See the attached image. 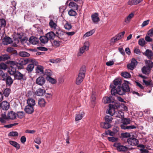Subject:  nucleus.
Wrapping results in <instances>:
<instances>
[{"mask_svg": "<svg viewBox=\"0 0 153 153\" xmlns=\"http://www.w3.org/2000/svg\"><path fill=\"white\" fill-rule=\"evenodd\" d=\"M131 83L129 82L124 80L122 84L121 87L118 86V94L120 95H123L126 94L127 92H128L130 91V88L129 85Z\"/></svg>", "mask_w": 153, "mask_h": 153, "instance_id": "f257e3e1", "label": "nucleus"}, {"mask_svg": "<svg viewBox=\"0 0 153 153\" xmlns=\"http://www.w3.org/2000/svg\"><path fill=\"white\" fill-rule=\"evenodd\" d=\"M85 65H83L81 68L78 77L76 79V84L79 85L82 81L84 78L85 77Z\"/></svg>", "mask_w": 153, "mask_h": 153, "instance_id": "f03ea898", "label": "nucleus"}, {"mask_svg": "<svg viewBox=\"0 0 153 153\" xmlns=\"http://www.w3.org/2000/svg\"><path fill=\"white\" fill-rule=\"evenodd\" d=\"M29 62L34 63L36 65H38V62L34 59H21L19 61V64L23 65H26Z\"/></svg>", "mask_w": 153, "mask_h": 153, "instance_id": "7ed1b4c3", "label": "nucleus"}, {"mask_svg": "<svg viewBox=\"0 0 153 153\" xmlns=\"http://www.w3.org/2000/svg\"><path fill=\"white\" fill-rule=\"evenodd\" d=\"M89 45V42H85L83 46L79 48V51L77 54V56H82L85 52L88 50Z\"/></svg>", "mask_w": 153, "mask_h": 153, "instance_id": "20e7f679", "label": "nucleus"}, {"mask_svg": "<svg viewBox=\"0 0 153 153\" xmlns=\"http://www.w3.org/2000/svg\"><path fill=\"white\" fill-rule=\"evenodd\" d=\"M2 80L5 81L6 85L10 86L13 83V80L8 74L3 76Z\"/></svg>", "mask_w": 153, "mask_h": 153, "instance_id": "39448f33", "label": "nucleus"}, {"mask_svg": "<svg viewBox=\"0 0 153 153\" xmlns=\"http://www.w3.org/2000/svg\"><path fill=\"white\" fill-rule=\"evenodd\" d=\"M137 62L135 59H132L131 63L127 65L128 69L133 70L137 64Z\"/></svg>", "mask_w": 153, "mask_h": 153, "instance_id": "423d86ee", "label": "nucleus"}, {"mask_svg": "<svg viewBox=\"0 0 153 153\" xmlns=\"http://www.w3.org/2000/svg\"><path fill=\"white\" fill-rule=\"evenodd\" d=\"M127 142L131 146H136L138 144V141L134 138H129L127 140Z\"/></svg>", "mask_w": 153, "mask_h": 153, "instance_id": "0eeeda50", "label": "nucleus"}, {"mask_svg": "<svg viewBox=\"0 0 153 153\" xmlns=\"http://www.w3.org/2000/svg\"><path fill=\"white\" fill-rule=\"evenodd\" d=\"M116 106L113 104H109V108L108 111V114H109L111 116L114 115L116 111L115 110V108Z\"/></svg>", "mask_w": 153, "mask_h": 153, "instance_id": "6e6552de", "label": "nucleus"}, {"mask_svg": "<svg viewBox=\"0 0 153 153\" xmlns=\"http://www.w3.org/2000/svg\"><path fill=\"white\" fill-rule=\"evenodd\" d=\"M114 145L117 147V150L120 151L126 152L128 150V148L127 147L121 145L119 143L116 144Z\"/></svg>", "mask_w": 153, "mask_h": 153, "instance_id": "1a4fd4ad", "label": "nucleus"}, {"mask_svg": "<svg viewBox=\"0 0 153 153\" xmlns=\"http://www.w3.org/2000/svg\"><path fill=\"white\" fill-rule=\"evenodd\" d=\"M102 102L105 104L113 103L114 102V100L112 97H105L103 98Z\"/></svg>", "mask_w": 153, "mask_h": 153, "instance_id": "9d476101", "label": "nucleus"}, {"mask_svg": "<svg viewBox=\"0 0 153 153\" xmlns=\"http://www.w3.org/2000/svg\"><path fill=\"white\" fill-rule=\"evenodd\" d=\"M45 82V79L43 76H41L37 78L36 80V83L40 86L43 85Z\"/></svg>", "mask_w": 153, "mask_h": 153, "instance_id": "9b49d317", "label": "nucleus"}, {"mask_svg": "<svg viewBox=\"0 0 153 153\" xmlns=\"http://www.w3.org/2000/svg\"><path fill=\"white\" fill-rule=\"evenodd\" d=\"M13 40L12 38L8 36H5L2 39V43L4 45H7L12 43Z\"/></svg>", "mask_w": 153, "mask_h": 153, "instance_id": "f8f14e48", "label": "nucleus"}, {"mask_svg": "<svg viewBox=\"0 0 153 153\" xmlns=\"http://www.w3.org/2000/svg\"><path fill=\"white\" fill-rule=\"evenodd\" d=\"M91 19L93 22L95 24H97L100 21L98 13H95L91 15Z\"/></svg>", "mask_w": 153, "mask_h": 153, "instance_id": "ddd939ff", "label": "nucleus"}, {"mask_svg": "<svg viewBox=\"0 0 153 153\" xmlns=\"http://www.w3.org/2000/svg\"><path fill=\"white\" fill-rule=\"evenodd\" d=\"M143 54L146 56L149 59H151L153 57V52L151 50H146Z\"/></svg>", "mask_w": 153, "mask_h": 153, "instance_id": "4468645a", "label": "nucleus"}, {"mask_svg": "<svg viewBox=\"0 0 153 153\" xmlns=\"http://www.w3.org/2000/svg\"><path fill=\"white\" fill-rule=\"evenodd\" d=\"M25 111L26 113L29 114H31L33 112L34 109L33 106L27 105L25 107Z\"/></svg>", "mask_w": 153, "mask_h": 153, "instance_id": "2eb2a0df", "label": "nucleus"}, {"mask_svg": "<svg viewBox=\"0 0 153 153\" xmlns=\"http://www.w3.org/2000/svg\"><path fill=\"white\" fill-rule=\"evenodd\" d=\"M29 41L31 44L35 45L38 43L39 40L36 37L32 36L30 38Z\"/></svg>", "mask_w": 153, "mask_h": 153, "instance_id": "dca6fc26", "label": "nucleus"}, {"mask_svg": "<svg viewBox=\"0 0 153 153\" xmlns=\"http://www.w3.org/2000/svg\"><path fill=\"white\" fill-rule=\"evenodd\" d=\"M134 12H132L125 19L124 22L126 24L129 23L130 22L131 19L134 17Z\"/></svg>", "mask_w": 153, "mask_h": 153, "instance_id": "f3484780", "label": "nucleus"}, {"mask_svg": "<svg viewBox=\"0 0 153 153\" xmlns=\"http://www.w3.org/2000/svg\"><path fill=\"white\" fill-rule=\"evenodd\" d=\"M38 103L40 107L42 108L45 106L46 102L44 99L42 98H40L38 100Z\"/></svg>", "mask_w": 153, "mask_h": 153, "instance_id": "a211bd4d", "label": "nucleus"}, {"mask_svg": "<svg viewBox=\"0 0 153 153\" xmlns=\"http://www.w3.org/2000/svg\"><path fill=\"white\" fill-rule=\"evenodd\" d=\"M1 107L3 110H7L9 108V103L7 101H4L1 103Z\"/></svg>", "mask_w": 153, "mask_h": 153, "instance_id": "6ab92c4d", "label": "nucleus"}, {"mask_svg": "<svg viewBox=\"0 0 153 153\" xmlns=\"http://www.w3.org/2000/svg\"><path fill=\"white\" fill-rule=\"evenodd\" d=\"M124 113L120 111H116L114 115L116 117L122 118L124 117Z\"/></svg>", "mask_w": 153, "mask_h": 153, "instance_id": "aec40b11", "label": "nucleus"}, {"mask_svg": "<svg viewBox=\"0 0 153 153\" xmlns=\"http://www.w3.org/2000/svg\"><path fill=\"white\" fill-rule=\"evenodd\" d=\"M111 88V93L112 95H115L116 94H118V86L116 88L115 86H114L113 85L111 84L110 85Z\"/></svg>", "mask_w": 153, "mask_h": 153, "instance_id": "412c9836", "label": "nucleus"}, {"mask_svg": "<svg viewBox=\"0 0 153 153\" xmlns=\"http://www.w3.org/2000/svg\"><path fill=\"white\" fill-rule=\"evenodd\" d=\"M8 120V117L5 114H2L0 118V122L3 124L6 123Z\"/></svg>", "mask_w": 153, "mask_h": 153, "instance_id": "4be33fe9", "label": "nucleus"}, {"mask_svg": "<svg viewBox=\"0 0 153 153\" xmlns=\"http://www.w3.org/2000/svg\"><path fill=\"white\" fill-rule=\"evenodd\" d=\"M66 5L69 6L70 8L76 7L77 6V4L70 0H68L66 2Z\"/></svg>", "mask_w": 153, "mask_h": 153, "instance_id": "5701e85b", "label": "nucleus"}, {"mask_svg": "<svg viewBox=\"0 0 153 153\" xmlns=\"http://www.w3.org/2000/svg\"><path fill=\"white\" fill-rule=\"evenodd\" d=\"M7 117L8 119L13 120L15 119L16 117V114L13 111H11L9 112L7 114Z\"/></svg>", "mask_w": 153, "mask_h": 153, "instance_id": "b1692460", "label": "nucleus"}, {"mask_svg": "<svg viewBox=\"0 0 153 153\" xmlns=\"http://www.w3.org/2000/svg\"><path fill=\"white\" fill-rule=\"evenodd\" d=\"M100 126L102 128L108 129L111 127V125L110 123H108L106 122H102L100 123Z\"/></svg>", "mask_w": 153, "mask_h": 153, "instance_id": "393cba45", "label": "nucleus"}, {"mask_svg": "<svg viewBox=\"0 0 153 153\" xmlns=\"http://www.w3.org/2000/svg\"><path fill=\"white\" fill-rule=\"evenodd\" d=\"M37 66L36 68V72L40 74H43L44 68L42 66L39 65H36Z\"/></svg>", "mask_w": 153, "mask_h": 153, "instance_id": "a878e982", "label": "nucleus"}, {"mask_svg": "<svg viewBox=\"0 0 153 153\" xmlns=\"http://www.w3.org/2000/svg\"><path fill=\"white\" fill-rule=\"evenodd\" d=\"M45 91L44 89L41 88L38 89L35 92L36 94L38 96H42L45 93Z\"/></svg>", "mask_w": 153, "mask_h": 153, "instance_id": "bb28decb", "label": "nucleus"}, {"mask_svg": "<svg viewBox=\"0 0 153 153\" xmlns=\"http://www.w3.org/2000/svg\"><path fill=\"white\" fill-rule=\"evenodd\" d=\"M49 40H53L54 38L55 34V33L53 32H50L45 35Z\"/></svg>", "mask_w": 153, "mask_h": 153, "instance_id": "cd10ccee", "label": "nucleus"}, {"mask_svg": "<svg viewBox=\"0 0 153 153\" xmlns=\"http://www.w3.org/2000/svg\"><path fill=\"white\" fill-rule=\"evenodd\" d=\"M9 143L16 148V149L17 150L19 149L20 148V145L17 142L15 141L12 140L10 141Z\"/></svg>", "mask_w": 153, "mask_h": 153, "instance_id": "c85d7f7f", "label": "nucleus"}, {"mask_svg": "<svg viewBox=\"0 0 153 153\" xmlns=\"http://www.w3.org/2000/svg\"><path fill=\"white\" fill-rule=\"evenodd\" d=\"M10 59V56L7 54L2 55L0 56V60L1 61H5Z\"/></svg>", "mask_w": 153, "mask_h": 153, "instance_id": "c756f323", "label": "nucleus"}, {"mask_svg": "<svg viewBox=\"0 0 153 153\" xmlns=\"http://www.w3.org/2000/svg\"><path fill=\"white\" fill-rule=\"evenodd\" d=\"M39 39L41 42L44 44L47 43L48 41V39L46 35L45 36H40Z\"/></svg>", "mask_w": 153, "mask_h": 153, "instance_id": "7c9ffc66", "label": "nucleus"}, {"mask_svg": "<svg viewBox=\"0 0 153 153\" xmlns=\"http://www.w3.org/2000/svg\"><path fill=\"white\" fill-rule=\"evenodd\" d=\"M14 77L19 80H21L23 79L24 75L23 74L19 72H17L14 75Z\"/></svg>", "mask_w": 153, "mask_h": 153, "instance_id": "2f4dec72", "label": "nucleus"}, {"mask_svg": "<svg viewBox=\"0 0 153 153\" xmlns=\"http://www.w3.org/2000/svg\"><path fill=\"white\" fill-rule=\"evenodd\" d=\"M84 115L83 112H82L80 113L76 114V115L75 120L79 121L82 119Z\"/></svg>", "mask_w": 153, "mask_h": 153, "instance_id": "473e14b6", "label": "nucleus"}, {"mask_svg": "<svg viewBox=\"0 0 153 153\" xmlns=\"http://www.w3.org/2000/svg\"><path fill=\"white\" fill-rule=\"evenodd\" d=\"M49 25L54 30H56L57 26L56 24L54 22L53 20L51 19L49 22Z\"/></svg>", "mask_w": 153, "mask_h": 153, "instance_id": "72a5a7b5", "label": "nucleus"}, {"mask_svg": "<svg viewBox=\"0 0 153 153\" xmlns=\"http://www.w3.org/2000/svg\"><path fill=\"white\" fill-rule=\"evenodd\" d=\"M145 63L147 67L151 69L153 67V62L151 60H146Z\"/></svg>", "mask_w": 153, "mask_h": 153, "instance_id": "f704fd0d", "label": "nucleus"}, {"mask_svg": "<svg viewBox=\"0 0 153 153\" xmlns=\"http://www.w3.org/2000/svg\"><path fill=\"white\" fill-rule=\"evenodd\" d=\"M34 65H36L34 63L31 62V64H30L27 65L26 68L27 70L29 72L32 71L34 68Z\"/></svg>", "mask_w": 153, "mask_h": 153, "instance_id": "c9c22d12", "label": "nucleus"}, {"mask_svg": "<svg viewBox=\"0 0 153 153\" xmlns=\"http://www.w3.org/2000/svg\"><path fill=\"white\" fill-rule=\"evenodd\" d=\"M151 69L149 68L147 66H144L142 68V72L145 74H148L149 73L150 70Z\"/></svg>", "mask_w": 153, "mask_h": 153, "instance_id": "e433bc0d", "label": "nucleus"}, {"mask_svg": "<svg viewBox=\"0 0 153 153\" xmlns=\"http://www.w3.org/2000/svg\"><path fill=\"white\" fill-rule=\"evenodd\" d=\"M17 36L20 39H21V41L22 42H24L27 40V38L26 37H25L24 38H22L23 36V34L22 33H17Z\"/></svg>", "mask_w": 153, "mask_h": 153, "instance_id": "4c0bfd02", "label": "nucleus"}, {"mask_svg": "<svg viewBox=\"0 0 153 153\" xmlns=\"http://www.w3.org/2000/svg\"><path fill=\"white\" fill-rule=\"evenodd\" d=\"M27 102L28 104V105H29L33 106L35 105V100L34 99L31 98L28 99L27 100Z\"/></svg>", "mask_w": 153, "mask_h": 153, "instance_id": "58836bf2", "label": "nucleus"}, {"mask_svg": "<svg viewBox=\"0 0 153 153\" xmlns=\"http://www.w3.org/2000/svg\"><path fill=\"white\" fill-rule=\"evenodd\" d=\"M8 72L11 75H14L17 72L15 68L11 67L8 70Z\"/></svg>", "mask_w": 153, "mask_h": 153, "instance_id": "ea45409f", "label": "nucleus"}, {"mask_svg": "<svg viewBox=\"0 0 153 153\" xmlns=\"http://www.w3.org/2000/svg\"><path fill=\"white\" fill-rule=\"evenodd\" d=\"M19 55L22 57H29L30 54L26 51H20L19 53Z\"/></svg>", "mask_w": 153, "mask_h": 153, "instance_id": "a19ab883", "label": "nucleus"}, {"mask_svg": "<svg viewBox=\"0 0 153 153\" xmlns=\"http://www.w3.org/2000/svg\"><path fill=\"white\" fill-rule=\"evenodd\" d=\"M95 29L92 30L86 33L84 35V37H87L89 36L92 35L95 32Z\"/></svg>", "mask_w": 153, "mask_h": 153, "instance_id": "79ce46f5", "label": "nucleus"}, {"mask_svg": "<svg viewBox=\"0 0 153 153\" xmlns=\"http://www.w3.org/2000/svg\"><path fill=\"white\" fill-rule=\"evenodd\" d=\"M121 76L126 78H130L131 76L130 74L127 72H122Z\"/></svg>", "mask_w": 153, "mask_h": 153, "instance_id": "37998d69", "label": "nucleus"}, {"mask_svg": "<svg viewBox=\"0 0 153 153\" xmlns=\"http://www.w3.org/2000/svg\"><path fill=\"white\" fill-rule=\"evenodd\" d=\"M46 79L48 81L52 84H54L56 83V80L51 77V76L46 77Z\"/></svg>", "mask_w": 153, "mask_h": 153, "instance_id": "c03bdc74", "label": "nucleus"}, {"mask_svg": "<svg viewBox=\"0 0 153 153\" xmlns=\"http://www.w3.org/2000/svg\"><path fill=\"white\" fill-rule=\"evenodd\" d=\"M11 90L10 88H7L5 89L3 92V94L5 97H8L9 95Z\"/></svg>", "mask_w": 153, "mask_h": 153, "instance_id": "a18cd8bd", "label": "nucleus"}, {"mask_svg": "<svg viewBox=\"0 0 153 153\" xmlns=\"http://www.w3.org/2000/svg\"><path fill=\"white\" fill-rule=\"evenodd\" d=\"M6 25V21L3 19H0V27H4Z\"/></svg>", "mask_w": 153, "mask_h": 153, "instance_id": "49530a36", "label": "nucleus"}, {"mask_svg": "<svg viewBox=\"0 0 153 153\" xmlns=\"http://www.w3.org/2000/svg\"><path fill=\"white\" fill-rule=\"evenodd\" d=\"M44 75L47 76V77L51 76L52 75V72L50 69H46Z\"/></svg>", "mask_w": 153, "mask_h": 153, "instance_id": "de8ad7c7", "label": "nucleus"}, {"mask_svg": "<svg viewBox=\"0 0 153 153\" xmlns=\"http://www.w3.org/2000/svg\"><path fill=\"white\" fill-rule=\"evenodd\" d=\"M105 119L106 122L110 123L112 120V118L111 116L107 115L105 116Z\"/></svg>", "mask_w": 153, "mask_h": 153, "instance_id": "09e8293b", "label": "nucleus"}, {"mask_svg": "<svg viewBox=\"0 0 153 153\" xmlns=\"http://www.w3.org/2000/svg\"><path fill=\"white\" fill-rule=\"evenodd\" d=\"M146 43V41L143 38L140 39L139 40L138 44L142 47L144 46Z\"/></svg>", "mask_w": 153, "mask_h": 153, "instance_id": "8fccbe9b", "label": "nucleus"}, {"mask_svg": "<svg viewBox=\"0 0 153 153\" xmlns=\"http://www.w3.org/2000/svg\"><path fill=\"white\" fill-rule=\"evenodd\" d=\"M7 51L8 52L12 54L15 53L16 52L13 48L12 47L8 48L7 49Z\"/></svg>", "mask_w": 153, "mask_h": 153, "instance_id": "3c124183", "label": "nucleus"}, {"mask_svg": "<svg viewBox=\"0 0 153 153\" xmlns=\"http://www.w3.org/2000/svg\"><path fill=\"white\" fill-rule=\"evenodd\" d=\"M64 27L66 30H69L71 29L72 26L70 23L67 22L64 25Z\"/></svg>", "mask_w": 153, "mask_h": 153, "instance_id": "603ef678", "label": "nucleus"}, {"mask_svg": "<svg viewBox=\"0 0 153 153\" xmlns=\"http://www.w3.org/2000/svg\"><path fill=\"white\" fill-rule=\"evenodd\" d=\"M151 36L146 34V36L145 37V41L148 42H152V39L150 38Z\"/></svg>", "mask_w": 153, "mask_h": 153, "instance_id": "864d4df0", "label": "nucleus"}, {"mask_svg": "<svg viewBox=\"0 0 153 153\" xmlns=\"http://www.w3.org/2000/svg\"><path fill=\"white\" fill-rule=\"evenodd\" d=\"M8 135L13 137L17 136L18 135V133L17 131H11L9 133Z\"/></svg>", "mask_w": 153, "mask_h": 153, "instance_id": "5fc2aeb1", "label": "nucleus"}, {"mask_svg": "<svg viewBox=\"0 0 153 153\" xmlns=\"http://www.w3.org/2000/svg\"><path fill=\"white\" fill-rule=\"evenodd\" d=\"M121 85V82L120 81L118 80L117 79H115L114 81V86H115L116 87L118 85Z\"/></svg>", "mask_w": 153, "mask_h": 153, "instance_id": "6e6d98bb", "label": "nucleus"}, {"mask_svg": "<svg viewBox=\"0 0 153 153\" xmlns=\"http://www.w3.org/2000/svg\"><path fill=\"white\" fill-rule=\"evenodd\" d=\"M68 13L70 16H75L76 14V11L72 10H70L68 11Z\"/></svg>", "mask_w": 153, "mask_h": 153, "instance_id": "4d7b16f0", "label": "nucleus"}, {"mask_svg": "<svg viewBox=\"0 0 153 153\" xmlns=\"http://www.w3.org/2000/svg\"><path fill=\"white\" fill-rule=\"evenodd\" d=\"M7 68V65L3 63L0 64V69L5 70Z\"/></svg>", "mask_w": 153, "mask_h": 153, "instance_id": "13d9d810", "label": "nucleus"}, {"mask_svg": "<svg viewBox=\"0 0 153 153\" xmlns=\"http://www.w3.org/2000/svg\"><path fill=\"white\" fill-rule=\"evenodd\" d=\"M114 134L113 131H111L110 130H108L105 132V133L103 134V135H109L110 136H113L114 135Z\"/></svg>", "mask_w": 153, "mask_h": 153, "instance_id": "bf43d9fd", "label": "nucleus"}, {"mask_svg": "<svg viewBox=\"0 0 153 153\" xmlns=\"http://www.w3.org/2000/svg\"><path fill=\"white\" fill-rule=\"evenodd\" d=\"M122 123L126 125L130 123V120L126 118H123L122 120Z\"/></svg>", "mask_w": 153, "mask_h": 153, "instance_id": "052dcab7", "label": "nucleus"}, {"mask_svg": "<svg viewBox=\"0 0 153 153\" xmlns=\"http://www.w3.org/2000/svg\"><path fill=\"white\" fill-rule=\"evenodd\" d=\"M96 92L94 91H92L91 96V99L92 101H94L96 99Z\"/></svg>", "mask_w": 153, "mask_h": 153, "instance_id": "680f3d73", "label": "nucleus"}, {"mask_svg": "<svg viewBox=\"0 0 153 153\" xmlns=\"http://www.w3.org/2000/svg\"><path fill=\"white\" fill-rule=\"evenodd\" d=\"M17 115L19 118H22L24 116V112L22 111L19 112H18Z\"/></svg>", "mask_w": 153, "mask_h": 153, "instance_id": "e2e57ef3", "label": "nucleus"}, {"mask_svg": "<svg viewBox=\"0 0 153 153\" xmlns=\"http://www.w3.org/2000/svg\"><path fill=\"white\" fill-rule=\"evenodd\" d=\"M34 142L38 144H40L41 143V139L39 137H37L35 139Z\"/></svg>", "mask_w": 153, "mask_h": 153, "instance_id": "0e129e2a", "label": "nucleus"}, {"mask_svg": "<svg viewBox=\"0 0 153 153\" xmlns=\"http://www.w3.org/2000/svg\"><path fill=\"white\" fill-rule=\"evenodd\" d=\"M147 34L151 37H152L153 36V28L149 30L148 31Z\"/></svg>", "mask_w": 153, "mask_h": 153, "instance_id": "69168bd1", "label": "nucleus"}, {"mask_svg": "<svg viewBox=\"0 0 153 153\" xmlns=\"http://www.w3.org/2000/svg\"><path fill=\"white\" fill-rule=\"evenodd\" d=\"M135 1V0H129L128 2V5H136Z\"/></svg>", "mask_w": 153, "mask_h": 153, "instance_id": "338daca9", "label": "nucleus"}, {"mask_svg": "<svg viewBox=\"0 0 153 153\" xmlns=\"http://www.w3.org/2000/svg\"><path fill=\"white\" fill-rule=\"evenodd\" d=\"M56 34L57 35V36L59 38H60L61 34H63V32L61 31L60 30H58V31H56Z\"/></svg>", "mask_w": 153, "mask_h": 153, "instance_id": "774afa93", "label": "nucleus"}]
</instances>
